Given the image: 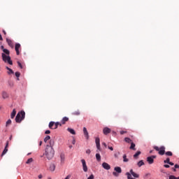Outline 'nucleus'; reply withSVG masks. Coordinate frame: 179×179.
<instances>
[{"mask_svg":"<svg viewBox=\"0 0 179 179\" xmlns=\"http://www.w3.org/2000/svg\"><path fill=\"white\" fill-rule=\"evenodd\" d=\"M49 144L50 145H46V148L45 150V155L48 160H51V159L54 157V155H55V151L52 148V146H54V141L50 140Z\"/></svg>","mask_w":179,"mask_h":179,"instance_id":"nucleus-1","label":"nucleus"},{"mask_svg":"<svg viewBox=\"0 0 179 179\" xmlns=\"http://www.w3.org/2000/svg\"><path fill=\"white\" fill-rule=\"evenodd\" d=\"M155 150L158 152L159 155L160 156H163L164 155H166V156H173V152L171 151L166 152V147L161 146L160 148L157 146H154Z\"/></svg>","mask_w":179,"mask_h":179,"instance_id":"nucleus-2","label":"nucleus"},{"mask_svg":"<svg viewBox=\"0 0 179 179\" xmlns=\"http://www.w3.org/2000/svg\"><path fill=\"white\" fill-rule=\"evenodd\" d=\"M24 117H26V113L24 112V110H21L17 114L15 117V122L18 124L22 122V121L24 120Z\"/></svg>","mask_w":179,"mask_h":179,"instance_id":"nucleus-3","label":"nucleus"},{"mask_svg":"<svg viewBox=\"0 0 179 179\" xmlns=\"http://www.w3.org/2000/svg\"><path fill=\"white\" fill-rule=\"evenodd\" d=\"M1 57L3 62H7L9 65H13V62H12L9 55H6V53H1Z\"/></svg>","mask_w":179,"mask_h":179,"instance_id":"nucleus-4","label":"nucleus"},{"mask_svg":"<svg viewBox=\"0 0 179 179\" xmlns=\"http://www.w3.org/2000/svg\"><path fill=\"white\" fill-rule=\"evenodd\" d=\"M95 143L97 148L96 152H101V147L100 146V138L96 137L95 138Z\"/></svg>","mask_w":179,"mask_h":179,"instance_id":"nucleus-5","label":"nucleus"},{"mask_svg":"<svg viewBox=\"0 0 179 179\" xmlns=\"http://www.w3.org/2000/svg\"><path fill=\"white\" fill-rule=\"evenodd\" d=\"M81 162L83 164V171L86 173L87 172V165H86V161L85 159H81Z\"/></svg>","mask_w":179,"mask_h":179,"instance_id":"nucleus-6","label":"nucleus"},{"mask_svg":"<svg viewBox=\"0 0 179 179\" xmlns=\"http://www.w3.org/2000/svg\"><path fill=\"white\" fill-rule=\"evenodd\" d=\"M68 121H69V117H64L62 120H61V124L62 125H65V124H66V122H68Z\"/></svg>","mask_w":179,"mask_h":179,"instance_id":"nucleus-7","label":"nucleus"},{"mask_svg":"<svg viewBox=\"0 0 179 179\" xmlns=\"http://www.w3.org/2000/svg\"><path fill=\"white\" fill-rule=\"evenodd\" d=\"M103 132L104 135H108L111 132V129L108 127H105L103 129Z\"/></svg>","mask_w":179,"mask_h":179,"instance_id":"nucleus-8","label":"nucleus"},{"mask_svg":"<svg viewBox=\"0 0 179 179\" xmlns=\"http://www.w3.org/2000/svg\"><path fill=\"white\" fill-rule=\"evenodd\" d=\"M1 50H2L3 54H6V55H9L10 54V52L8 49H5L3 48V45L1 46Z\"/></svg>","mask_w":179,"mask_h":179,"instance_id":"nucleus-9","label":"nucleus"},{"mask_svg":"<svg viewBox=\"0 0 179 179\" xmlns=\"http://www.w3.org/2000/svg\"><path fill=\"white\" fill-rule=\"evenodd\" d=\"M20 48V43H16L15 46V50L16 51L17 55H19V54H20V52L19 51Z\"/></svg>","mask_w":179,"mask_h":179,"instance_id":"nucleus-10","label":"nucleus"},{"mask_svg":"<svg viewBox=\"0 0 179 179\" xmlns=\"http://www.w3.org/2000/svg\"><path fill=\"white\" fill-rule=\"evenodd\" d=\"M102 167H103L105 170H110V169H111V166L107 162H103L102 164Z\"/></svg>","mask_w":179,"mask_h":179,"instance_id":"nucleus-11","label":"nucleus"},{"mask_svg":"<svg viewBox=\"0 0 179 179\" xmlns=\"http://www.w3.org/2000/svg\"><path fill=\"white\" fill-rule=\"evenodd\" d=\"M83 134L86 139H89V132L87 131V129H86V127H83Z\"/></svg>","mask_w":179,"mask_h":179,"instance_id":"nucleus-12","label":"nucleus"},{"mask_svg":"<svg viewBox=\"0 0 179 179\" xmlns=\"http://www.w3.org/2000/svg\"><path fill=\"white\" fill-rule=\"evenodd\" d=\"M8 145H9V143L7 142L6 145V147H5L3 151L2 154H1V156H3V155H6V153L8 152Z\"/></svg>","mask_w":179,"mask_h":179,"instance_id":"nucleus-13","label":"nucleus"},{"mask_svg":"<svg viewBox=\"0 0 179 179\" xmlns=\"http://www.w3.org/2000/svg\"><path fill=\"white\" fill-rule=\"evenodd\" d=\"M147 162L149 164H153V163H155V159L151 157H148L147 158Z\"/></svg>","mask_w":179,"mask_h":179,"instance_id":"nucleus-14","label":"nucleus"},{"mask_svg":"<svg viewBox=\"0 0 179 179\" xmlns=\"http://www.w3.org/2000/svg\"><path fill=\"white\" fill-rule=\"evenodd\" d=\"M115 171H116V173H117L118 174H121V173H122V169H121V167L120 166H116L114 169Z\"/></svg>","mask_w":179,"mask_h":179,"instance_id":"nucleus-15","label":"nucleus"},{"mask_svg":"<svg viewBox=\"0 0 179 179\" xmlns=\"http://www.w3.org/2000/svg\"><path fill=\"white\" fill-rule=\"evenodd\" d=\"M3 99H8L9 97V94H8V92L3 91L1 94Z\"/></svg>","mask_w":179,"mask_h":179,"instance_id":"nucleus-16","label":"nucleus"},{"mask_svg":"<svg viewBox=\"0 0 179 179\" xmlns=\"http://www.w3.org/2000/svg\"><path fill=\"white\" fill-rule=\"evenodd\" d=\"M6 41L8 43V45H9V47H11V48H13V42L12 41V40L7 38Z\"/></svg>","mask_w":179,"mask_h":179,"instance_id":"nucleus-17","label":"nucleus"},{"mask_svg":"<svg viewBox=\"0 0 179 179\" xmlns=\"http://www.w3.org/2000/svg\"><path fill=\"white\" fill-rule=\"evenodd\" d=\"M15 115H16V109H13V112L10 114V118L12 120H13V118H15Z\"/></svg>","mask_w":179,"mask_h":179,"instance_id":"nucleus-18","label":"nucleus"},{"mask_svg":"<svg viewBox=\"0 0 179 179\" xmlns=\"http://www.w3.org/2000/svg\"><path fill=\"white\" fill-rule=\"evenodd\" d=\"M58 125L59 127H62V124L60 123L59 122H55V127H53V129H57L58 128Z\"/></svg>","mask_w":179,"mask_h":179,"instance_id":"nucleus-19","label":"nucleus"},{"mask_svg":"<svg viewBox=\"0 0 179 179\" xmlns=\"http://www.w3.org/2000/svg\"><path fill=\"white\" fill-rule=\"evenodd\" d=\"M67 131L71 134V135H76V132H75V130L73 129L68 128Z\"/></svg>","mask_w":179,"mask_h":179,"instance_id":"nucleus-20","label":"nucleus"},{"mask_svg":"<svg viewBox=\"0 0 179 179\" xmlns=\"http://www.w3.org/2000/svg\"><path fill=\"white\" fill-rule=\"evenodd\" d=\"M137 165L138 167H142V166H145V162H143V160H141L137 163Z\"/></svg>","mask_w":179,"mask_h":179,"instance_id":"nucleus-21","label":"nucleus"},{"mask_svg":"<svg viewBox=\"0 0 179 179\" xmlns=\"http://www.w3.org/2000/svg\"><path fill=\"white\" fill-rule=\"evenodd\" d=\"M96 159L97 162H101V156L99 153H96Z\"/></svg>","mask_w":179,"mask_h":179,"instance_id":"nucleus-22","label":"nucleus"},{"mask_svg":"<svg viewBox=\"0 0 179 179\" xmlns=\"http://www.w3.org/2000/svg\"><path fill=\"white\" fill-rule=\"evenodd\" d=\"M60 159H61V162H65V154L64 153L60 154Z\"/></svg>","mask_w":179,"mask_h":179,"instance_id":"nucleus-23","label":"nucleus"},{"mask_svg":"<svg viewBox=\"0 0 179 179\" xmlns=\"http://www.w3.org/2000/svg\"><path fill=\"white\" fill-rule=\"evenodd\" d=\"M124 142H126L127 143H132V140H131V138L126 137L124 138Z\"/></svg>","mask_w":179,"mask_h":179,"instance_id":"nucleus-24","label":"nucleus"},{"mask_svg":"<svg viewBox=\"0 0 179 179\" xmlns=\"http://www.w3.org/2000/svg\"><path fill=\"white\" fill-rule=\"evenodd\" d=\"M123 162L124 163H128V162H129V159L128 158H127V155H123Z\"/></svg>","mask_w":179,"mask_h":179,"instance_id":"nucleus-25","label":"nucleus"},{"mask_svg":"<svg viewBox=\"0 0 179 179\" xmlns=\"http://www.w3.org/2000/svg\"><path fill=\"white\" fill-rule=\"evenodd\" d=\"M55 124V122H50L49 123V128H50V129H54V127H54Z\"/></svg>","mask_w":179,"mask_h":179,"instance_id":"nucleus-26","label":"nucleus"},{"mask_svg":"<svg viewBox=\"0 0 179 179\" xmlns=\"http://www.w3.org/2000/svg\"><path fill=\"white\" fill-rule=\"evenodd\" d=\"M6 68L8 71V75H10V73H14L13 70H12V69H10V68H9L8 66H6Z\"/></svg>","mask_w":179,"mask_h":179,"instance_id":"nucleus-27","label":"nucleus"},{"mask_svg":"<svg viewBox=\"0 0 179 179\" xmlns=\"http://www.w3.org/2000/svg\"><path fill=\"white\" fill-rule=\"evenodd\" d=\"M135 143H134L133 142L131 143V146H130V149L131 150H136V149L135 148Z\"/></svg>","mask_w":179,"mask_h":179,"instance_id":"nucleus-28","label":"nucleus"},{"mask_svg":"<svg viewBox=\"0 0 179 179\" xmlns=\"http://www.w3.org/2000/svg\"><path fill=\"white\" fill-rule=\"evenodd\" d=\"M50 171H54L55 170V165L54 164H50Z\"/></svg>","mask_w":179,"mask_h":179,"instance_id":"nucleus-29","label":"nucleus"},{"mask_svg":"<svg viewBox=\"0 0 179 179\" xmlns=\"http://www.w3.org/2000/svg\"><path fill=\"white\" fill-rule=\"evenodd\" d=\"M141 151H137L135 155H134V159H138V156H139V155H141Z\"/></svg>","mask_w":179,"mask_h":179,"instance_id":"nucleus-30","label":"nucleus"},{"mask_svg":"<svg viewBox=\"0 0 179 179\" xmlns=\"http://www.w3.org/2000/svg\"><path fill=\"white\" fill-rule=\"evenodd\" d=\"M12 124V120L9 119L6 122V127H8L9 125Z\"/></svg>","mask_w":179,"mask_h":179,"instance_id":"nucleus-31","label":"nucleus"},{"mask_svg":"<svg viewBox=\"0 0 179 179\" xmlns=\"http://www.w3.org/2000/svg\"><path fill=\"white\" fill-rule=\"evenodd\" d=\"M50 139H51V137L50 136H47L45 138H44V143H47V142H48V141H50Z\"/></svg>","mask_w":179,"mask_h":179,"instance_id":"nucleus-32","label":"nucleus"},{"mask_svg":"<svg viewBox=\"0 0 179 179\" xmlns=\"http://www.w3.org/2000/svg\"><path fill=\"white\" fill-rule=\"evenodd\" d=\"M73 115H80V112L79 110H76L72 113Z\"/></svg>","mask_w":179,"mask_h":179,"instance_id":"nucleus-33","label":"nucleus"},{"mask_svg":"<svg viewBox=\"0 0 179 179\" xmlns=\"http://www.w3.org/2000/svg\"><path fill=\"white\" fill-rule=\"evenodd\" d=\"M30 163H33V158H29L27 159V161L26 162L27 164H30Z\"/></svg>","mask_w":179,"mask_h":179,"instance_id":"nucleus-34","label":"nucleus"},{"mask_svg":"<svg viewBox=\"0 0 179 179\" xmlns=\"http://www.w3.org/2000/svg\"><path fill=\"white\" fill-rule=\"evenodd\" d=\"M18 66L20 68V69H23L24 66L23 64H22V63H20V62H17Z\"/></svg>","mask_w":179,"mask_h":179,"instance_id":"nucleus-35","label":"nucleus"},{"mask_svg":"<svg viewBox=\"0 0 179 179\" xmlns=\"http://www.w3.org/2000/svg\"><path fill=\"white\" fill-rule=\"evenodd\" d=\"M169 179H179V177H176L175 176L171 175L169 176Z\"/></svg>","mask_w":179,"mask_h":179,"instance_id":"nucleus-36","label":"nucleus"},{"mask_svg":"<svg viewBox=\"0 0 179 179\" xmlns=\"http://www.w3.org/2000/svg\"><path fill=\"white\" fill-rule=\"evenodd\" d=\"M134 178H139V175L138 173H136L135 172L131 175Z\"/></svg>","mask_w":179,"mask_h":179,"instance_id":"nucleus-37","label":"nucleus"},{"mask_svg":"<svg viewBox=\"0 0 179 179\" xmlns=\"http://www.w3.org/2000/svg\"><path fill=\"white\" fill-rule=\"evenodd\" d=\"M170 162V158H166V160L164 161V163L169 164Z\"/></svg>","mask_w":179,"mask_h":179,"instance_id":"nucleus-38","label":"nucleus"},{"mask_svg":"<svg viewBox=\"0 0 179 179\" xmlns=\"http://www.w3.org/2000/svg\"><path fill=\"white\" fill-rule=\"evenodd\" d=\"M87 179H94V175L91 174L90 177L87 178Z\"/></svg>","mask_w":179,"mask_h":179,"instance_id":"nucleus-39","label":"nucleus"},{"mask_svg":"<svg viewBox=\"0 0 179 179\" xmlns=\"http://www.w3.org/2000/svg\"><path fill=\"white\" fill-rule=\"evenodd\" d=\"M127 131H120V135H124V134H127Z\"/></svg>","mask_w":179,"mask_h":179,"instance_id":"nucleus-40","label":"nucleus"},{"mask_svg":"<svg viewBox=\"0 0 179 179\" xmlns=\"http://www.w3.org/2000/svg\"><path fill=\"white\" fill-rule=\"evenodd\" d=\"M16 78H19L20 76V73L19 72H15Z\"/></svg>","mask_w":179,"mask_h":179,"instance_id":"nucleus-41","label":"nucleus"},{"mask_svg":"<svg viewBox=\"0 0 179 179\" xmlns=\"http://www.w3.org/2000/svg\"><path fill=\"white\" fill-rule=\"evenodd\" d=\"M86 153L87 155H90V153H92V151L90 149H88L86 150Z\"/></svg>","mask_w":179,"mask_h":179,"instance_id":"nucleus-42","label":"nucleus"},{"mask_svg":"<svg viewBox=\"0 0 179 179\" xmlns=\"http://www.w3.org/2000/svg\"><path fill=\"white\" fill-rule=\"evenodd\" d=\"M113 175L115 176V177H118V173L117 172H113Z\"/></svg>","mask_w":179,"mask_h":179,"instance_id":"nucleus-43","label":"nucleus"},{"mask_svg":"<svg viewBox=\"0 0 179 179\" xmlns=\"http://www.w3.org/2000/svg\"><path fill=\"white\" fill-rule=\"evenodd\" d=\"M45 134L46 135H48V134H51V131H50V130H46V131H45Z\"/></svg>","mask_w":179,"mask_h":179,"instance_id":"nucleus-44","label":"nucleus"},{"mask_svg":"<svg viewBox=\"0 0 179 179\" xmlns=\"http://www.w3.org/2000/svg\"><path fill=\"white\" fill-rule=\"evenodd\" d=\"M164 167H165L166 169H170V165L169 164H164Z\"/></svg>","mask_w":179,"mask_h":179,"instance_id":"nucleus-45","label":"nucleus"},{"mask_svg":"<svg viewBox=\"0 0 179 179\" xmlns=\"http://www.w3.org/2000/svg\"><path fill=\"white\" fill-rule=\"evenodd\" d=\"M108 149H109L110 150H111V151L114 150V148H113V147L108 146Z\"/></svg>","mask_w":179,"mask_h":179,"instance_id":"nucleus-46","label":"nucleus"},{"mask_svg":"<svg viewBox=\"0 0 179 179\" xmlns=\"http://www.w3.org/2000/svg\"><path fill=\"white\" fill-rule=\"evenodd\" d=\"M135 172H134V170L131 169L130 170V175H133Z\"/></svg>","mask_w":179,"mask_h":179,"instance_id":"nucleus-47","label":"nucleus"},{"mask_svg":"<svg viewBox=\"0 0 179 179\" xmlns=\"http://www.w3.org/2000/svg\"><path fill=\"white\" fill-rule=\"evenodd\" d=\"M102 145H103L105 148H107V144L106 143H102Z\"/></svg>","mask_w":179,"mask_h":179,"instance_id":"nucleus-48","label":"nucleus"},{"mask_svg":"<svg viewBox=\"0 0 179 179\" xmlns=\"http://www.w3.org/2000/svg\"><path fill=\"white\" fill-rule=\"evenodd\" d=\"M174 167H175V169H179V165L178 164H176Z\"/></svg>","mask_w":179,"mask_h":179,"instance_id":"nucleus-49","label":"nucleus"},{"mask_svg":"<svg viewBox=\"0 0 179 179\" xmlns=\"http://www.w3.org/2000/svg\"><path fill=\"white\" fill-rule=\"evenodd\" d=\"M169 164H170V166H174V163H173L171 162H170Z\"/></svg>","mask_w":179,"mask_h":179,"instance_id":"nucleus-50","label":"nucleus"},{"mask_svg":"<svg viewBox=\"0 0 179 179\" xmlns=\"http://www.w3.org/2000/svg\"><path fill=\"white\" fill-rule=\"evenodd\" d=\"M2 40H3V38H2V35L0 34V41H2Z\"/></svg>","mask_w":179,"mask_h":179,"instance_id":"nucleus-51","label":"nucleus"},{"mask_svg":"<svg viewBox=\"0 0 179 179\" xmlns=\"http://www.w3.org/2000/svg\"><path fill=\"white\" fill-rule=\"evenodd\" d=\"M75 143H76V141L75 139H74V140H73V141H72V144H73V145H75Z\"/></svg>","mask_w":179,"mask_h":179,"instance_id":"nucleus-52","label":"nucleus"},{"mask_svg":"<svg viewBox=\"0 0 179 179\" xmlns=\"http://www.w3.org/2000/svg\"><path fill=\"white\" fill-rule=\"evenodd\" d=\"M151 157H152V159L154 160V159H156V155H152V156H151Z\"/></svg>","mask_w":179,"mask_h":179,"instance_id":"nucleus-53","label":"nucleus"},{"mask_svg":"<svg viewBox=\"0 0 179 179\" xmlns=\"http://www.w3.org/2000/svg\"><path fill=\"white\" fill-rule=\"evenodd\" d=\"M38 178H40V179H41V178H43V175H38Z\"/></svg>","mask_w":179,"mask_h":179,"instance_id":"nucleus-54","label":"nucleus"},{"mask_svg":"<svg viewBox=\"0 0 179 179\" xmlns=\"http://www.w3.org/2000/svg\"><path fill=\"white\" fill-rule=\"evenodd\" d=\"M3 33L5 34V36H6V31L5 30H3Z\"/></svg>","mask_w":179,"mask_h":179,"instance_id":"nucleus-55","label":"nucleus"},{"mask_svg":"<svg viewBox=\"0 0 179 179\" xmlns=\"http://www.w3.org/2000/svg\"><path fill=\"white\" fill-rule=\"evenodd\" d=\"M41 145H43V141H40L39 143V146H41Z\"/></svg>","mask_w":179,"mask_h":179,"instance_id":"nucleus-56","label":"nucleus"},{"mask_svg":"<svg viewBox=\"0 0 179 179\" xmlns=\"http://www.w3.org/2000/svg\"><path fill=\"white\" fill-rule=\"evenodd\" d=\"M176 168L175 167V168H173L172 169H173V171H176Z\"/></svg>","mask_w":179,"mask_h":179,"instance_id":"nucleus-57","label":"nucleus"},{"mask_svg":"<svg viewBox=\"0 0 179 179\" xmlns=\"http://www.w3.org/2000/svg\"><path fill=\"white\" fill-rule=\"evenodd\" d=\"M69 148L70 149H72L73 146H72V145H69Z\"/></svg>","mask_w":179,"mask_h":179,"instance_id":"nucleus-58","label":"nucleus"},{"mask_svg":"<svg viewBox=\"0 0 179 179\" xmlns=\"http://www.w3.org/2000/svg\"><path fill=\"white\" fill-rule=\"evenodd\" d=\"M152 152H153V150H150V153H152Z\"/></svg>","mask_w":179,"mask_h":179,"instance_id":"nucleus-59","label":"nucleus"},{"mask_svg":"<svg viewBox=\"0 0 179 179\" xmlns=\"http://www.w3.org/2000/svg\"><path fill=\"white\" fill-rule=\"evenodd\" d=\"M49 179H50V178H49Z\"/></svg>","mask_w":179,"mask_h":179,"instance_id":"nucleus-60","label":"nucleus"}]
</instances>
